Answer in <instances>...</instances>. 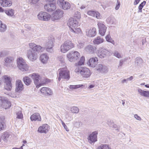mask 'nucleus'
I'll return each instance as SVG.
<instances>
[{
  "label": "nucleus",
  "mask_w": 149,
  "mask_h": 149,
  "mask_svg": "<svg viewBox=\"0 0 149 149\" xmlns=\"http://www.w3.org/2000/svg\"><path fill=\"white\" fill-rule=\"evenodd\" d=\"M15 111L17 115L16 118L21 119L23 117V114L21 111V108L18 106H16L15 108Z\"/></svg>",
  "instance_id": "nucleus-24"
},
{
  "label": "nucleus",
  "mask_w": 149,
  "mask_h": 149,
  "mask_svg": "<svg viewBox=\"0 0 149 149\" xmlns=\"http://www.w3.org/2000/svg\"><path fill=\"white\" fill-rule=\"evenodd\" d=\"M49 57L46 53L42 54L40 56V60L43 63H46Z\"/></svg>",
  "instance_id": "nucleus-28"
},
{
  "label": "nucleus",
  "mask_w": 149,
  "mask_h": 149,
  "mask_svg": "<svg viewBox=\"0 0 149 149\" xmlns=\"http://www.w3.org/2000/svg\"><path fill=\"white\" fill-rule=\"evenodd\" d=\"M105 38L107 41L111 43L114 45L115 42L114 40H113L109 35H107L105 37Z\"/></svg>",
  "instance_id": "nucleus-48"
},
{
  "label": "nucleus",
  "mask_w": 149,
  "mask_h": 149,
  "mask_svg": "<svg viewBox=\"0 0 149 149\" xmlns=\"http://www.w3.org/2000/svg\"><path fill=\"white\" fill-rule=\"evenodd\" d=\"M78 22L74 19L71 18L69 19L68 25L69 27L70 31L74 33L78 34L81 32L79 28H77L78 26Z\"/></svg>",
  "instance_id": "nucleus-1"
},
{
  "label": "nucleus",
  "mask_w": 149,
  "mask_h": 149,
  "mask_svg": "<svg viewBox=\"0 0 149 149\" xmlns=\"http://www.w3.org/2000/svg\"><path fill=\"white\" fill-rule=\"evenodd\" d=\"M3 78L5 80V88L8 91H10L12 87V85L10 77L7 75H5L3 77Z\"/></svg>",
  "instance_id": "nucleus-9"
},
{
  "label": "nucleus",
  "mask_w": 149,
  "mask_h": 149,
  "mask_svg": "<svg viewBox=\"0 0 149 149\" xmlns=\"http://www.w3.org/2000/svg\"><path fill=\"white\" fill-rule=\"evenodd\" d=\"M66 1L64 0H58L57 3L58 5L61 8Z\"/></svg>",
  "instance_id": "nucleus-50"
},
{
  "label": "nucleus",
  "mask_w": 149,
  "mask_h": 149,
  "mask_svg": "<svg viewBox=\"0 0 149 149\" xmlns=\"http://www.w3.org/2000/svg\"><path fill=\"white\" fill-rule=\"evenodd\" d=\"M44 7L45 10L49 12L54 10L56 9V4L51 2L45 5Z\"/></svg>",
  "instance_id": "nucleus-19"
},
{
  "label": "nucleus",
  "mask_w": 149,
  "mask_h": 149,
  "mask_svg": "<svg viewBox=\"0 0 149 149\" xmlns=\"http://www.w3.org/2000/svg\"><path fill=\"white\" fill-rule=\"evenodd\" d=\"M11 106L10 102L8 100H5L3 103L2 107L3 108L6 109Z\"/></svg>",
  "instance_id": "nucleus-37"
},
{
  "label": "nucleus",
  "mask_w": 149,
  "mask_h": 149,
  "mask_svg": "<svg viewBox=\"0 0 149 149\" xmlns=\"http://www.w3.org/2000/svg\"><path fill=\"white\" fill-rule=\"evenodd\" d=\"M95 69L99 73H106L108 72L107 67L101 64H98L96 66Z\"/></svg>",
  "instance_id": "nucleus-13"
},
{
  "label": "nucleus",
  "mask_w": 149,
  "mask_h": 149,
  "mask_svg": "<svg viewBox=\"0 0 149 149\" xmlns=\"http://www.w3.org/2000/svg\"><path fill=\"white\" fill-rule=\"evenodd\" d=\"M146 3V2L145 1H143L140 4L138 7L139 10L138 12V13H141L142 12V9L143 6L145 5Z\"/></svg>",
  "instance_id": "nucleus-47"
},
{
  "label": "nucleus",
  "mask_w": 149,
  "mask_h": 149,
  "mask_svg": "<svg viewBox=\"0 0 149 149\" xmlns=\"http://www.w3.org/2000/svg\"><path fill=\"white\" fill-rule=\"evenodd\" d=\"M85 88L84 85H70L69 88L70 89H75L79 88L80 87Z\"/></svg>",
  "instance_id": "nucleus-45"
},
{
  "label": "nucleus",
  "mask_w": 149,
  "mask_h": 149,
  "mask_svg": "<svg viewBox=\"0 0 149 149\" xmlns=\"http://www.w3.org/2000/svg\"><path fill=\"white\" fill-rule=\"evenodd\" d=\"M64 56V55H62L58 56L57 57L58 60L61 62V66L64 65L65 64Z\"/></svg>",
  "instance_id": "nucleus-33"
},
{
  "label": "nucleus",
  "mask_w": 149,
  "mask_h": 149,
  "mask_svg": "<svg viewBox=\"0 0 149 149\" xmlns=\"http://www.w3.org/2000/svg\"><path fill=\"white\" fill-rule=\"evenodd\" d=\"M143 63V60L140 57L136 58L135 61V63L136 66L141 67V65Z\"/></svg>",
  "instance_id": "nucleus-31"
},
{
  "label": "nucleus",
  "mask_w": 149,
  "mask_h": 149,
  "mask_svg": "<svg viewBox=\"0 0 149 149\" xmlns=\"http://www.w3.org/2000/svg\"><path fill=\"white\" fill-rule=\"evenodd\" d=\"M104 40L101 37L98 36L95 38L93 41V43L95 45H98L103 42Z\"/></svg>",
  "instance_id": "nucleus-27"
},
{
  "label": "nucleus",
  "mask_w": 149,
  "mask_h": 149,
  "mask_svg": "<svg viewBox=\"0 0 149 149\" xmlns=\"http://www.w3.org/2000/svg\"><path fill=\"white\" fill-rule=\"evenodd\" d=\"M74 17H77L78 19H79L81 17V15L80 13L78 11L75 12L74 15Z\"/></svg>",
  "instance_id": "nucleus-55"
},
{
  "label": "nucleus",
  "mask_w": 149,
  "mask_h": 149,
  "mask_svg": "<svg viewBox=\"0 0 149 149\" xmlns=\"http://www.w3.org/2000/svg\"><path fill=\"white\" fill-rule=\"evenodd\" d=\"M41 92L44 95H52L53 93L52 90L49 88L43 87L40 89Z\"/></svg>",
  "instance_id": "nucleus-22"
},
{
  "label": "nucleus",
  "mask_w": 149,
  "mask_h": 149,
  "mask_svg": "<svg viewBox=\"0 0 149 149\" xmlns=\"http://www.w3.org/2000/svg\"><path fill=\"white\" fill-rule=\"evenodd\" d=\"M134 117L137 120L140 121L141 120V118L137 114H135L134 116Z\"/></svg>",
  "instance_id": "nucleus-61"
},
{
  "label": "nucleus",
  "mask_w": 149,
  "mask_h": 149,
  "mask_svg": "<svg viewBox=\"0 0 149 149\" xmlns=\"http://www.w3.org/2000/svg\"><path fill=\"white\" fill-rule=\"evenodd\" d=\"M98 61V58L97 57L94 56L89 59L87 64L90 67L94 68L97 64Z\"/></svg>",
  "instance_id": "nucleus-17"
},
{
  "label": "nucleus",
  "mask_w": 149,
  "mask_h": 149,
  "mask_svg": "<svg viewBox=\"0 0 149 149\" xmlns=\"http://www.w3.org/2000/svg\"><path fill=\"white\" fill-rule=\"evenodd\" d=\"M58 72L59 76L58 79L59 81L61 78L68 80L70 78L69 71L66 66L60 68L58 70Z\"/></svg>",
  "instance_id": "nucleus-3"
},
{
  "label": "nucleus",
  "mask_w": 149,
  "mask_h": 149,
  "mask_svg": "<svg viewBox=\"0 0 149 149\" xmlns=\"http://www.w3.org/2000/svg\"><path fill=\"white\" fill-rule=\"evenodd\" d=\"M85 58L84 56H82L80 58L79 61L77 65L76 66V67L77 66H80L84 65L85 61Z\"/></svg>",
  "instance_id": "nucleus-43"
},
{
  "label": "nucleus",
  "mask_w": 149,
  "mask_h": 149,
  "mask_svg": "<svg viewBox=\"0 0 149 149\" xmlns=\"http://www.w3.org/2000/svg\"><path fill=\"white\" fill-rule=\"evenodd\" d=\"M43 50V48L40 45H36L35 47L34 48V51H36L38 52H42Z\"/></svg>",
  "instance_id": "nucleus-44"
},
{
  "label": "nucleus",
  "mask_w": 149,
  "mask_h": 149,
  "mask_svg": "<svg viewBox=\"0 0 149 149\" xmlns=\"http://www.w3.org/2000/svg\"><path fill=\"white\" fill-rule=\"evenodd\" d=\"M21 68L22 69H21L20 68H19V69L22 71H25L28 70L29 67L28 65L26 64V63H24L23 65L21 66Z\"/></svg>",
  "instance_id": "nucleus-39"
},
{
  "label": "nucleus",
  "mask_w": 149,
  "mask_h": 149,
  "mask_svg": "<svg viewBox=\"0 0 149 149\" xmlns=\"http://www.w3.org/2000/svg\"><path fill=\"white\" fill-rule=\"evenodd\" d=\"M81 125V123L80 122H76L74 124L75 126L77 127H79Z\"/></svg>",
  "instance_id": "nucleus-60"
},
{
  "label": "nucleus",
  "mask_w": 149,
  "mask_h": 149,
  "mask_svg": "<svg viewBox=\"0 0 149 149\" xmlns=\"http://www.w3.org/2000/svg\"><path fill=\"white\" fill-rule=\"evenodd\" d=\"M9 136V133L7 132H4L2 134L1 138L3 139L5 141H6Z\"/></svg>",
  "instance_id": "nucleus-36"
},
{
  "label": "nucleus",
  "mask_w": 149,
  "mask_h": 149,
  "mask_svg": "<svg viewBox=\"0 0 149 149\" xmlns=\"http://www.w3.org/2000/svg\"><path fill=\"white\" fill-rule=\"evenodd\" d=\"M51 17L49 14L45 12H40L37 15L38 19L42 21H48L50 19Z\"/></svg>",
  "instance_id": "nucleus-7"
},
{
  "label": "nucleus",
  "mask_w": 149,
  "mask_h": 149,
  "mask_svg": "<svg viewBox=\"0 0 149 149\" xmlns=\"http://www.w3.org/2000/svg\"><path fill=\"white\" fill-rule=\"evenodd\" d=\"M63 11L60 9L56 10L52 15L51 19L52 21L58 19L63 17Z\"/></svg>",
  "instance_id": "nucleus-8"
},
{
  "label": "nucleus",
  "mask_w": 149,
  "mask_h": 149,
  "mask_svg": "<svg viewBox=\"0 0 149 149\" xmlns=\"http://www.w3.org/2000/svg\"><path fill=\"white\" fill-rule=\"evenodd\" d=\"M128 81L127 79H124L122 81L121 83L123 84L124 83H127Z\"/></svg>",
  "instance_id": "nucleus-64"
},
{
  "label": "nucleus",
  "mask_w": 149,
  "mask_h": 149,
  "mask_svg": "<svg viewBox=\"0 0 149 149\" xmlns=\"http://www.w3.org/2000/svg\"><path fill=\"white\" fill-rule=\"evenodd\" d=\"M97 149H111V148L108 145L102 144L98 146Z\"/></svg>",
  "instance_id": "nucleus-38"
},
{
  "label": "nucleus",
  "mask_w": 149,
  "mask_h": 149,
  "mask_svg": "<svg viewBox=\"0 0 149 149\" xmlns=\"http://www.w3.org/2000/svg\"><path fill=\"white\" fill-rule=\"evenodd\" d=\"M6 127L5 123H3L0 122V131L3 130Z\"/></svg>",
  "instance_id": "nucleus-53"
},
{
  "label": "nucleus",
  "mask_w": 149,
  "mask_h": 149,
  "mask_svg": "<svg viewBox=\"0 0 149 149\" xmlns=\"http://www.w3.org/2000/svg\"><path fill=\"white\" fill-rule=\"evenodd\" d=\"M49 82V79L45 78H42L39 84L40 87L42 85H44L46 84L47 83Z\"/></svg>",
  "instance_id": "nucleus-34"
},
{
  "label": "nucleus",
  "mask_w": 149,
  "mask_h": 149,
  "mask_svg": "<svg viewBox=\"0 0 149 149\" xmlns=\"http://www.w3.org/2000/svg\"><path fill=\"white\" fill-rule=\"evenodd\" d=\"M15 91L16 92L19 93L23 90L24 88L23 84L20 80H17L15 82Z\"/></svg>",
  "instance_id": "nucleus-20"
},
{
  "label": "nucleus",
  "mask_w": 149,
  "mask_h": 149,
  "mask_svg": "<svg viewBox=\"0 0 149 149\" xmlns=\"http://www.w3.org/2000/svg\"><path fill=\"white\" fill-rule=\"evenodd\" d=\"M6 29V25L2 23L0 26V31L1 32H4Z\"/></svg>",
  "instance_id": "nucleus-49"
},
{
  "label": "nucleus",
  "mask_w": 149,
  "mask_h": 149,
  "mask_svg": "<svg viewBox=\"0 0 149 149\" xmlns=\"http://www.w3.org/2000/svg\"><path fill=\"white\" fill-rule=\"evenodd\" d=\"M27 56L29 59L31 61H36L38 57L37 53L31 50H29L28 51Z\"/></svg>",
  "instance_id": "nucleus-10"
},
{
  "label": "nucleus",
  "mask_w": 149,
  "mask_h": 149,
  "mask_svg": "<svg viewBox=\"0 0 149 149\" xmlns=\"http://www.w3.org/2000/svg\"><path fill=\"white\" fill-rule=\"evenodd\" d=\"M0 3L3 7L10 6L12 5L11 1L7 0H0Z\"/></svg>",
  "instance_id": "nucleus-26"
},
{
  "label": "nucleus",
  "mask_w": 149,
  "mask_h": 149,
  "mask_svg": "<svg viewBox=\"0 0 149 149\" xmlns=\"http://www.w3.org/2000/svg\"><path fill=\"white\" fill-rule=\"evenodd\" d=\"M120 2L118 0H117L115 7V9L116 10H117L120 7Z\"/></svg>",
  "instance_id": "nucleus-57"
},
{
  "label": "nucleus",
  "mask_w": 149,
  "mask_h": 149,
  "mask_svg": "<svg viewBox=\"0 0 149 149\" xmlns=\"http://www.w3.org/2000/svg\"><path fill=\"white\" fill-rule=\"evenodd\" d=\"M96 30L95 28H91L90 29H86L85 32L86 35L89 37H94L96 34Z\"/></svg>",
  "instance_id": "nucleus-18"
},
{
  "label": "nucleus",
  "mask_w": 149,
  "mask_h": 149,
  "mask_svg": "<svg viewBox=\"0 0 149 149\" xmlns=\"http://www.w3.org/2000/svg\"><path fill=\"white\" fill-rule=\"evenodd\" d=\"M0 122L3 123H5V117L4 116H2L0 117Z\"/></svg>",
  "instance_id": "nucleus-56"
},
{
  "label": "nucleus",
  "mask_w": 149,
  "mask_h": 149,
  "mask_svg": "<svg viewBox=\"0 0 149 149\" xmlns=\"http://www.w3.org/2000/svg\"><path fill=\"white\" fill-rule=\"evenodd\" d=\"M29 76L33 80L34 84L36 85V87L39 88L40 87L39 84L42 78L41 76L38 73H34L30 74Z\"/></svg>",
  "instance_id": "nucleus-6"
},
{
  "label": "nucleus",
  "mask_w": 149,
  "mask_h": 149,
  "mask_svg": "<svg viewBox=\"0 0 149 149\" xmlns=\"http://www.w3.org/2000/svg\"><path fill=\"white\" fill-rule=\"evenodd\" d=\"M98 132L97 131L93 132L91 134L88 138V142L92 143L97 141V135Z\"/></svg>",
  "instance_id": "nucleus-15"
},
{
  "label": "nucleus",
  "mask_w": 149,
  "mask_h": 149,
  "mask_svg": "<svg viewBox=\"0 0 149 149\" xmlns=\"http://www.w3.org/2000/svg\"><path fill=\"white\" fill-rule=\"evenodd\" d=\"M70 111L73 113H77L79 112V109L78 107L73 106L71 108Z\"/></svg>",
  "instance_id": "nucleus-41"
},
{
  "label": "nucleus",
  "mask_w": 149,
  "mask_h": 149,
  "mask_svg": "<svg viewBox=\"0 0 149 149\" xmlns=\"http://www.w3.org/2000/svg\"><path fill=\"white\" fill-rule=\"evenodd\" d=\"M97 25L100 34L102 36H104L106 32L107 27L102 22H98Z\"/></svg>",
  "instance_id": "nucleus-11"
},
{
  "label": "nucleus",
  "mask_w": 149,
  "mask_h": 149,
  "mask_svg": "<svg viewBox=\"0 0 149 149\" xmlns=\"http://www.w3.org/2000/svg\"><path fill=\"white\" fill-rule=\"evenodd\" d=\"M4 11L6 14L9 16L12 17L14 16V11L13 9L5 10Z\"/></svg>",
  "instance_id": "nucleus-35"
},
{
  "label": "nucleus",
  "mask_w": 149,
  "mask_h": 149,
  "mask_svg": "<svg viewBox=\"0 0 149 149\" xmlns=\"http://www.w3.org/2000/svg\"><path fill=\"white\" fill-rule=\"evenodd\" d=\"M70 8V5L68 2L66 1L61 8L64 10H68Z\"/></svg>",
  "instance_id": "nucleus-42"
},
{
  "label": "nucleus",
  "mask_w": 149,
  "mask_h": 149,
  "mask_svg": "<svg viewBox=\"0 0 149 149\" xmlns=\"http://www.w3.org/2000/svg\"><path fill=\"white\" fill-rule=\"evenodd\" d=\"M107 21L108 22L111 24H116V19L113 18L109 17L107 19Z\"/></svg>",
  "instance_id": "nucleus-46"
},
{
  "label": "nucleus",
  "mask_w": 149,
  "mask_h": 149,
  "mask_svg": "<svg viewBox=\"0 0 149 149\" xmlns=\"http://www.w3.org/2000/svg\"><path fill=\"white\" fill-rule=\"evenodd\" d=\"M13 60V58L12 57H7L5 60V64L6 66H8Z\"/></svg>",
  "instance_id": "nucleus-40"
},
{
  "label": "nucleus",
  "mask_w": 149,
  "mask_h": 149,
  "mask_svg": "<svg viewBox=\"0 0 149 149\" xmlns=\"http://www.w3.org/2000/svg\"><path fill=\"white\" fill-rule=\"evenodd\" d=\"M68 60L71 62H75L80 57V54L77 51H71L67 55Z\"/></svg>",
  "instance_id": "nucleus-5"
},
{
  "label": "nucleus",
  "mask_w": 149,
  "mask_h": 149,
  "mask_svg": "<svg viewBox=\"0 0 149 149\" xmlns=\"http://www.w3.org/2000/svg\"><path fill=\"white\" fill-rule=\"evenodd\" d=\"M30 119L32 121L37 120L40 121L41 120L40 116L38 113H35L31 115L30 117Z\"/></svg>",
  "instance_id": "nucleus-25"
},
{
  "label": "nucleus",
  "mask_w": 149,
  "mask_h": 149,
  "mask_svg": "<svg viewBox=\"0 0 149 149\" xmlns=\"http://www.w3.org/2000/svg\"><path fill=\"white\" fill-rule=\"evenodd\" d=\"M54 42L53 39H49L48 41L46 43V49L47 52L51 53L53 52Z\"/></svg>",
  "instance_id": "nucleus-14"
},
{
  "label": "nucleus",
  "mask_w": 149,
  "mask_h": 149,
  "mask_svg": "<svg viewBox=\"0 0 149 149\" xmlns=\"http://www.w3.org/2000/svg\"><path fill=\"white\" fill-rule=\"evenodd\" d=\"M30 48L33 51L34 50V48L36 46V44L33 43H30L29 44Z\"/></svg>",
  "instance_id": "nucleus-52"
},
{
  "label": "nucleus",
  "mask_w": 149,
  "mask_h": 149,
  "mask_svg": "<svg viewBox=\"0 0 149 149\" xmlns=\"http://www.w3.org/2000/svg\"><path fill=\"white\" fill-rule=\"evenodd\" d=\"M5 100L2 98L1 97H0V106H2L3 104L4 101H5Z\"/></svg>",
  "instance_id": "nucleus-58"
},
{
  "label": "nucleus",
  "mask_w": 149,
  "mask_h": 149,
  "mask_svg": "<svg viewBox=\"0 0 149 149\" xmlns=\"http://www.w3.org/2000/svg\"><path fill=\"white\" fill-rule=\"evenodd\" d=\"M31 2L33 4H36L40 0H30Z\"/></svg>",
  "instance_id": "nucleus-62"
},
{
  "label": "nucleus",
  "mask_w": 149,
  "mask_h": 149,
  "mask_svg": "<svg viewBox=\"0 0 149 149\" xmlns=\"http://www.w3.org/2000/svg\"><path fill=\"white\" fill-rule=\"evenodd\" d=\"M23 80L25 84L27 86L30 85L32 81L31 79L28 77H24L23 79Z\"/></svg>",
  "instance_id": "nucleus-32"
},
{
  "label": "nucleus",
  "mask_w": 149,
  "mask_h": 149,
  "mask_svg": "<svg viewBox=\"0 0 149 149\" xmlns=\"http://www.w3.org/2000/svg\"><path fill=\"white\" fill-rule=\"evenodd\" d=\"M87 13L89 15L95 17L97 19H100L101 18V16L97 11L90 10Z\"/></svg>",
  "instance_id": "nucleus-23"
},
{
  "label": "nucleus",
  "mask_w": 149,
  "mask_h": 149,
  "mask_svg": "<svg viewBox=\"0 0 149 149\" xmlns=\"http://www.w3.org/2000/svg\"><path fill=\"white\" fill-rule=\"evenodd\" d=\"M124 62V61L123 60H121L119 61V63L118 66V68H119L121 67L122 65L123 64Z\"/></svg>",
  "instance_id": "nucleus-59"
},
{
  "label": "nucleus",
  "mask_w": 149,
  "mask_h": 149,
  "mask_svg": "<svg viewBox=\"0 0 149 149\" xmlns=\"http://www.w3.org/2000/svg\"><path fill=\"white\" fill-rule=\"evenodd\" d=\"M63 126L64 128H65V129L68 132L69 131V129L68 128L67 126L65 125V124H64L63 125Z\"/></svg>",
  "instance_id": "nucleus-63"
},
{
  "label": "nucleus",
  "mask_w": 149,
  "mask_h": 149,
  "mask_svg": "<svg viewBox=\"0 0 149 149\" xmlns=\"http://www.w3.org/2000/svg\"><path fill=\"white\" fill-rule=\"evenodd\" d=\"M74 47L73 44L70 41H67L62 44L60 47L61 52L65 53Z\"/></svg>",
  "instance_id": "nucleus-4"
},
{
  "label": "nucleus",
  "mask_w": 149,
  "mask_h": 149,
  "mask_svg": "<svg viewBox=\"0 0 149 149\" xmlns=\"http://www.w3.org/2000/svg\"><path fill=\"white\" fill-rule=\"evenodd\" d=\"M96 48L95 46L89 45L86 46L85 48V51L88 53L93 54L95 53Z\"/></svg>",
  "instance_id": "nucleus-21"
},
{
  "label": "nucleus",
  "mask_w": 149,
  "mask_h": 149,
  "mask_svg": "<svg viewBox=\"0 0 149 149\" xmlns=\"http://www.w3.org/2000/svg\"><path fill=\"white\" fill-rule=\"evenodd\" d=\"M138 91L141 96L149 97V91H144L141 89H138Z\"/></svg>",
  "instance_id": "nucleus-29"
},
{
  "label": "nucleus",
  "mask_w": 149,
  "mask_h": 149,
  "mask_svg": "<svg viewBox=\"0 0 149 149\" xmlns=\"http://www.w3.org/2000/svg\"><path fill=\"white\" fill-rule=\"evenodd\" d=\"M84 42H79L77 44L78 48L79 49H81L84 47Z\"/></svg>",
  "instance_id": "nucleus-51"
},
{
  "label": "nucleus",
  "mask_w": 149,
  "mask_h": 149,
  "mask_svg": "<svg viewBox=\"0 0 149 149\" xmlns=\"http://www.w3.org/2000/svg\"><path fill=\"white\" fill-rule=\"evenodd\" d=\"M109 51L106 49L100 48L97 51V54L98 56L101 58L106 57L107 54H109Z\"/></svg>",
  "instance_id": "nucleus-12"
},
{
  "label": "nucleus",
  "mask_w": 149,
  "mask_h": 149,
  "mask_svg": "<svg viewBox=\"0 0 149 149\" xmlns=\"http://www.w3.org/2000/svg\"><path fill=\"white\" fill-rule=\"evenodd\" d=\"M75 72L80 74L84 78L89 77L91 74L89 69L86 67H83L80 66H77L75 70Z\"/></svg>",
  "instance_id": "nucleus-2"
},
{
  "label": "nucleus",
  "mask_w": 149,
  "mask_h": 149,
  "mask_svg": "<svg viewBox=\"0 0 149 149\" xmlns=\"http://www.w3.org/2000/svg\"><path fill=\"white\" fill-rule=\"evenodd\" d=\"M25 63V61L22 58L19 57L17 59V64L18 68H20L21 69H22L21 66Z\"/></svg>",
  "instance_id": "nucleus-30"
},
{
  "label": "nucleus",
  "mask_w": 149,
  "mask_h": 149,
  "mask_svg": "<svg viewBox=\"0 0 149 149\" xmlns=\"http://www.w3.org/2000/svg\"><path fill=\"white\" fill-rule=\"evenodd\" d=\"M50 129L49 126L47 124H44L40 126L38 128V131L41 133H47Z\"/></svg>",
  "instance_id": "nucleus-16"
},
{
  "label": "nucleus",
  "mask_w": 149,
  "mask_h": 149,
  "mask_svg": "<svg viewBox=\"0 0 149 149\" xmlns=\"http://www.w3.org/2000/svg\"><path fill=\"white\" fill-rule=\"evenodd\" d=\"M114 55L116 57L118 58H120L122 57V56L118 52L116 51L114 53Z\"/></svg>",
  "instance_id": "nucleus-54"
}]
</instances>
